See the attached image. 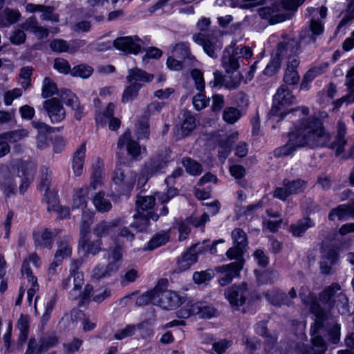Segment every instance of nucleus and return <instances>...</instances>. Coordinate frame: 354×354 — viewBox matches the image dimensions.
Returning a JSON list of instances; mask_svg holds the SVG:
<instances>
[{
    "mask_svg": "<svg viewBox=\"0 0 354 354\" xmlns=\"http://www.w3.org/2000/svg\"><path fill=\"white\" fill-rule=\"evenodd\" d=\"M313 225V223L308 217L297 221L290 227V230L293 236H301L304 232Z\"/></svg>",
    "mask_w": 354,
    "mask_h": 354,
    "instance_id": "nucleus-37",
    "label": "nucleus"
},
{
    "mask_svg": "<svg viewBox=\"0 0 354 354\" xmlns=\"http://www.w3.org/2000/svg\"><path fill=\"white\" fill-rule=\"evenodd\" d=\"M290 12L292 11L288 8L285 0L281 3H274L273 14L270 17L269 21L271 24H274L289 19L292 15Z\"/></svg>",
    "mask_w": 354,
    "mask_h": 354,
    "instance_id": "nucleus-23",
    "label": "nucleus"
},
{
    "mask_svg": "<svg viewBox=\"0 0 354 354\" xmlns=\"http://www.w3.org/2000/svg\"><path fill=\"white\" fill-rule=\"evenodd\" d=\"M71 281H73V289L69 292V297L72 300L77 299L80 295V290L84 284V274L82 272L70 273Z\"/></svg>",
    "mask_w": 354,
    "mask_h": 354,
    "instance_id": "nucleus-36",
    "label": "nucleus"
},
{
    "mask_svg": "<svg viewBox=\"0 0 354 354\" xmlns=\"http://www.w3.org/2000/svg\"><path fill=\"white\" fill-rule=\"evenodd\" d=\"M101 241H91L87 236H82L79 242V248L84 252V256L89 254L93 255L97 254L101 250Z\"/></svg>",
    "mask_w": 354,
    "mask_h": 354,
    "instance_id": "nucleus-30",
    "label": "nucleus"
},
{
    "mask_svg": "<svg viewBox=\"0 0 354 354\" xmlns=\"http://www.w3.org/2000/svg\"><path fill=\"white\" fill-rule=\"evenodd\" d=\"M237 139L238 133H234L228 136L226 138L220 140L218 143V157L223 162L230 154L232 145Z\"/></svg>",
    "mask_w": 354,
    "mask_h": 354,
    "instance_id": "nucleus-27",
    "label": "nucleus"
},
{
    "mask_svg": "<svg viewBox=\"0 0 354 354\" xmlns=\"http://www.w3.org/2000/svg\"><path fill=\"white\" fill-rule=\"evenodd\" d=\"M299 53V45L295 39H288L280 42L276 50L275 57L263 71V74L271 76L279 68L281 60L288 55H296Z\"/></svg>",
    "mask_w": 354,
    "mask_h": 354,
    "instance_id": "nucleus-7",
    "label": "nucleus"
},
{
    "mask_svg": "<svg viewBox=\"0 0 354 354\" xmlns=\"http://www.w3.org/2000/svg\"><path fill=\"white\" fill-rule=\"evenodd\" d=\"M247 293V283H242L239 286H233L228 288L225 292V296L232 306H239L245 302Z\"/></svg>",
    "mask_w": 354,
    "mask_h": 354,
    "instance_id": "nucleus-20",
    "label": "nucleus"
},
{
    "mask_svg": "<svg viewBox=\"0 0 354 354\" xmlns=\"http://www.w3.org/2000/svg\"><path fill=\"white\" fill-rule=\"evenodd\" d=\"M57 92V88L55 83L51 79L45 77L42 82V97L48 98L52 97Z\"/></svg>",
    "mask_w": 354,
    "mask_h": 354,
    "instance_id": "nucleus-49",
    "label": "nucleus"
},
{
    "mask_svg": "<svg viewBox=\"0 0 354 354\" xmlns=\"http://www.w3.org/2000/svg\"><path fill=\"white\" fill-rule=\"evenodd\" d=\"M88 195V187H82L77 189L73 198V209H81L84 210L87 205Z\"/></svg>",
    "mask_w": 354,
    "mask_h": 354,
    "instance_id": "nucleus-33",
    "label": "nucleus"
},
{
    "mask_svg": "<svg viewBox=\"0 0 354 354\" xmlns=\"http://www.w3.org/2000/svg\"><path fill=\"white\" fill-rule=\"evenodd\" d=\"M193 41L201 46L205 53L212 58H216L222 48L221 39L214 35L195 33L192 37Z\"/></svg>",
    "mask_w": 354,
    "mask_h": 354,
    "instance_id": "nucleus-12",
    "label": "nucleus"
},
{
    "mask_svg": "<svg viewBox=\"0 0 354 354\" xmlns=\"http://www.w3.org/2000/svg\"><path fill=\"white\" fill-rule=\"evenodd\" d=\"M169 235L167 232L160 231L156 234L148 242L147 249L149 250H154L168 242Z\"/></svg>",
    "mask_w": 354,
    "mask_h": 354,
    "instance_id": "nucleus-40",
    "label": "nucleus"
},
{
    "mask_svg": "<svg viewBox=\"0 0 354 354\" xmlns=\"http://www.w3.org/2000/svg\"><path fill=\"white\" fill-rule=\"evenodd\" d=\"M115 104L109 103L106 109L96 118L97 122L104 124L108 120L113 118L114 115Z\"/></svg>",
    "mask_w": 354,
    "mask_h": 354,
    "instance_id": "nucleus-61",
    "label": "nucleus"
},
{
    "mask_svg": "<svg viewBox=\"0 0 354 354\" xmlns=\"http://www.w3.org/2000/svg\"><path fill=\"white\" fill-rule=\"evenodd\" d=\"M333 214L340 220L347 219L349 217L354 218V203L352 205H341L333 209Z\"/></svg>",
    "mask_w": 354,
    "mask_h": 354,
    "instance_id": "nucleus-45",
    "label": "nucleus"
},
{
    "mask_svg": "<svg viewBox=\"0 0 354 354\" xmlns=\"http://www.w3.org/2000/svg\"><path fill=\"white\" fill-rule=\"evenodd\" d=\"M196 245L190 248L178 261V266L180 270L188 269L192 265L195 263L198 259L197 252L196 251Z\"/></svg>",
    "mask_w": 354,
    "mask_h": 354,
    "instance_id": "nucleus-34",
    "label": "nucleus"
},
{
    "mask_svg": "<svg viewBox=\"0 0 354 354\" xmlns=\"http://www.w3.org/2000/svg\"><path fill=\"white\" fill-rule=\"evenodd\" d=\"M44 191L45 194L44 196V200L48 205V211L51 212L53 210H57L58 203L55 193L53 191H51L50 189Z\"/></svg>",
    "mask_w": 354,
    "mask_h": 354,
    "instance_id": "nucleus-56",
    "label": "nucleus"
},
{
    "mask_svg": "<svg viewBox=\"0 0 354 354\" xmlns=\"http://www.w3.org/2000/svg\"><path fill=\"white\" fill-rule=\"evenodd\" d=\"M122 248L115 246L111 248L108 253L107 265L98 264L92 271V277L97 280L111 277L115 274L122 263Z\"/></svg>",
    "mask_w": 354,
    "mask_h": 354,
    "instance_id": "nucleus-6",
    "label": "nucleus"
},
{
    "mask_svg": "<svg viewBox=\"0 0 354 354\" xmlns=\"http://www.w3.org/2000/svg\"><path fill=\"white\" fill-rule=\"evenodd\" d=\"M332 268V242L330 239L323 241L321 246L319 269L322 274H329Z\"/></svg>",
    "mask_w": 354,
    "mask_h": 354,
    "instance_id": "nucleus-21",
    "label": "nucleus"
},
{
    "mask_svg": "<svg viewBox=\"0 0 354 354\" xmlns=\"http://www.w3.org/2000/svg\"><path fill=\"white\" fill-rule=\"evenodd\" d=\"M282 185V187H277L275 189L274 196L279 199L285 201L292 194H298L303 192L306 188L307 183L301 179H297L294 180L284 179L283 180Z\"/></svg>",
    "mask_w": 354,
    "mask_h": 354,
    "instance_id": "nucleus-14",
    "label": "nucleus"
},
{
    "mask_svg": "<svg viewBox=\"0 0 354 354\" xmlns=\"http://www.w3.org/2000/svg\"><path fill=\"white\" fill-rule=\"evenodd\" d=\"M288 138L286 145L274 149L275 157L289 156L297 148L306 146L332 148L330 135L324 132L321 122L315 118L299 120L295 124V131L288 133Z\"/></svg>",
    "mask_w": 354,
    "mask_h": 354,
    "instance_id": "nucleus-1",
    "label": "nucleus"
},
{
    "mask_svg": "<svg viewBox=\"0 0 354 354\" xmlns=\"http://www.w3.org/2000/svg\"><path fill=\"white\" fill-rule=\"evenodd\" d=\"M309 308L316 319L313 326L310 328L313 346L308 351V354H324L326 351V344L319 334L325 326V322L328 319V313L326 309L321 307L315 297L310 299Z\"/></svg>",
    "mask_w": 354,
    "mask_h": 354,
    "instance_id": "nucleus-2",
    "label": "nucleus"
},
{
    "mask_svg": "<svg viewBox=\"0 0 354 354\" xmlns=\"http://www.w3.org/2000/svg\"><path fill=\"white\" fill-rule=\"evenodd\" d=\"M240 116L239 109L234 107L226 108L223 113V120L229 124L235 123L240 118Z\"/></svg>",
    "mask_w": 354,
    "mask_h": 354,
    "instance_id": "nucleus-53",
    "label": "nucleus"
},
{
    "mask_svg": "<svg viewBox=\"0 0 354 354\" xmlns=\"http://www.w3.org/2000/svg\"><path fill=\"white\" fill-rule=\"evenodd\" d=\"M265 297L271 304L277 306L286 305L290 306L293 304V301L288 298L286 293L277 290H272L265 293Z\"/></svg>",
    "mask_w": 354,
    "mask_h": 354,
    "instance_id": "nucleus-26",
    "label": "nucleus"
},
{
    "mask_svg": "<svg viewBox=\"0 0 354 354\" xmlns=\"http://www.w3.org/2000/svg\"><path fill=\"white\" fill-rule=\"evenodd\" d=\"M339 290L341 287L339 284L333 283V292L335 290ZM336 308L337 313L342 316H347L350 315V306L347 297L343 294L339 293L335 295L333 292V308Z\"/></svg>",
    "mask_w": 354,
    "mask_h": 354,
    "instance_id": "nucleus-24",
    "label": "nucleus"
},
{
    "mask_svg": "<svg viewBox=\"0 0 354 354\" xmlns=\"http://www.w3.org/2000/svg\"><path fill=\"white\" fill-rule=\"evenodd\" d=\"M214 275L212 270H206L201 272H195L193 274V280L197 284H201L211 280Z\"/></svg>",
    "mask_w": 354,
    "mask_h": 354,
    "instance_id": "nucleus-54",
    "label": "nucleus"
},
{
    "mask_svg": "<svg viewBox=\"0 0 354 354\" xmlns=\"http://www.w3.org/2000/svg\"><path fill=\"white\" fill-rule=\"evenodd\" d=\"M149 303L157 304V286L153 290L140 295L136 301V305L138 306H145Z\"/></svg>",
    "mask_w": 354,
    "mask_h": 354,
    "instance_id": "nucleus-43",
    "label": "nucleus"
},
{
    "mask_svg": "<svg viewBox=\"0 0 354 354\" xmlns=\"http://www.w3.org/2000/svg\"><path fill=\"white\" fill-rule=\"evenodd\" d=\"M43 108L53 123L62 121L66 116L65 109L61 102L56 97L46 100L43 103Z\"/></svg>",
    "mask_w": 354,
    "mask_h": 354,
    "instance_id": "nucleus-18",
    "label": "nucleus"
},
{
    "mask_svg": "<svg viewBox=\"0 0 354 354\" xmlns=\"http://www.w3.org/2000/svg\"><path fill=\"white\" fill-rule=\"evenodd\" d=\"M62 100L66 103V105L73 109L78 106L80 104L77 97L71 91L66 90L61 94Z\"/></svg>",
    "mask_w": 354,
    "mask_h": 354,
    "instance_id": "nucleus-58",
    "label": "nucleus"
},
{
    "mask_svg": "<svg viewBox=\"0 0 354 354\" xmlns=\"http://www.w3.org/2000/svg\"><path fill=\"white\" fill-rule=\"evenodd\" d=\"M346 126L342 121H339L337 125V134L333 141V151L335 155L339 158V162L354 158V142L348 151H345L347 140L345 138Z\"/></svg>",
    "mask_w": 354,
    "mask_h": 354,
    "instance_id": "nucleus-9",
    "label": "nucleus"
},
{
    "mask_svg": "<svg viewBox=\"0 0 354 354\" xmlns=\"http://www.w3.org/2000/svg\"><path fill=\"white\" fill-rule=\"evenodd\" d=\"M295 97L286 85H281L273 97V104L268 117L272 122L281 121L288 112L286 107L292 104Z\"/></svg>",
    "mask_w": 354,
    "mask_h": 354,
    "instance_id": "nucleus-5",
    "label": "nucleus"
},
{
    "mask_svg": "<svg viewBox=\"0 0 354 354\" xmlns=\"http://www.w3.org/2000/svg\"><path fill=\"white\" fill-rule=\"evenodd\" d=\"M231 236L233 240V246L226 252L227 258L244 260L243 254L248 246L246 233L241 228H235L232 232Z\"/></svg>",
    "mask_w": 354,
    "mask_h": 354,
    "instance_id": "nucleus-11",
    "label": "nucleus"
},
{
    "mask_svg": "<svg viewBox=\"0 0 354 354\" xmlns=\"http://www.w3.org/2000/svg\"><path fill=\"white\" fill-rule=\"evenodd\" d=\"M142 41L138 36H126L116 38L113 46L127 54H138L142 49Z\"/></svg>",
    "mask_w": 354,
    "mask_h": 354,
    "instance_id": "nucleus-15",
    "label": "nucleus"
},
{
    "mask_svg": "<svg viewBox=\"0 0 354 354\" xmlns=\"http://www.w3.org/2000/svg\"><path fill=\"white\" fill-rule=\"evenodd\" d=\"M121 221V218L115 219L111 222L101 221L94 227L93 233L98 237L106 236L113 227L118 226Z\"/></svg>",
    "mask_w": 354,
    "mask_h": 354,
    "instance_id": "nucleus-35",
    "label": "nucleus"
},
{
    "mask_svg": "<svg viewBox=\"0 0 354 354\" xmlns=\"http://www.w3.org/2000/svg\"><path fill=\"white\" fill-rule=\"evenodd\" d=\"M21 272L23 277H25L28 283L31 284V286H34V285H38L37 279L32 274V272L28 265V261L27 260H24Z\"/></svg>",
    "mask_w": 354,
    "mask_h": 354,
    "instance_id": "nucleus-55",
    "label": "nucleus"
},
{
    "mask_svg": "<svg viewBox=\"0 0 354 354\" xmlns=\"http://www.w3.org/2000/svg\"><path fill=\"white\" fill-rule=\"evenodd\" d=\"M196 127V120L194 117L188 115L183 122L181 126L182 133L184 136H187Z\"/></svg>",
    "mask_w": 354,
    "mask_h": 354,
    "instance_id": "nucleus-64",
    "label": "nucleus"
},
{
    "mask_svg": "<svg viewBox=\"0 0 354 354\" xmlns=\"http://www.w3.org/2000/svg\"><path fill=\"white\" fill-rule=\"evenodd\" d=\"M353 19H354V0H351L346 9V15L342 19L337 27V32H339L341 28L346 26Z\"/></svg>",
    "mask_w": 354,
    "mask_h": 354,
    "instance_id": "nucleus-57",
    "label": "nucleus"
},
{
    "mask_svg": "<svg viewBox=\"0 0 354 354\" xmlns=\"http://www.w3.org/2000/svg\"><path fill=\"white\" fill-rule=\"evenodd\" d=\"M144 212H138L137 214L134 215L135 221L131 224V227H136L138 231L145 230L149 225L150 221H149V217L145 216Z\"/></svg>",
    "mask_w": 354,
    "mask_h": 354,
    "instance_id": "nucleus-51",
    "label": "nucleus"
},
{
    "mask_svg": "<svg viewBox=\"0 0 354 354\" xmlns=\"http://www.w3.org/2000/svg\"><path fill=\"white\" fill-rule=\"evenodd\" d=\"M126 147L128 153L133 159L137 158L141 153V148L140 145L131 138V133L126 131L122 136H120L118 141V149L119 150L123 149Z\"/></svg>",
    "mask_w": 354,
    "mask_h": 354,
    "instance_id": "nucleus-22",
    "label": "nucleus"
},
{
    "mask_svg": "<svg viewBox=\"0 0 354 354\" xmlns=\"http://www.w3.org/2000/svg\"><path fill=\"white\" fill-rule=\"evenodd\" d=\"M86 144L82 143L75 152L73 161V169L75 176H80L84 164Z\"/></svg>",
    "mask_w": 354,
    "mask_h": 354,
    "instance_id": "nucleus-32",
    "label": "nucleus"
},
{
    "mask_svg": "<svg viewBox=\"0 0 354 354\" xmlns=\"http://www.w3.org/2000/svg\"><path fill=\"white\" fill-rule=\"evenodd\" d=\"M93 203L97 210L100 212H109L112 207L110 201L105 197V194L102 192H99L95 195Z\"/></svg>",
    "mask_w": 354,
    "mask_h": 354,
    "instance_id": "nucleus-39",
    "label": "nucleus"
},
{
    "mask_svg": "<svg viewBox=\"0 0 354 354\" xmlns=\"http://www.w3.org/2000/svg\"><path fill=\"white\" fill-rule=\"evenodd\" d=\"M308 12L312 15L309 29L301 31L299 41L295 39L298 42L299 47L302 44H315L317 40V37L322 35L324 32L323 24L318 21L319 17L317 15H319L320 19H324L327 15L326 7L322 6L319 9L310 8L308 9Z\"/></svg>",
    "mask_w": 354,
    "mask_h": 354,
    "instance_id": "nucleus-4",
    "label": "nucleus"
},
{
    "mask_svg": "<svg viewBox=\"0 0 354 354\" xmlns=\"http://www.w3.org/2000/svg\"><path fill=\"white\" fill-rule=\"evenodd\" d=\"M169 161V157L166 153L151 158L144 166L142 176L139 177L138 180V184L144 185L149 178L165 169Z\"/></svg>",
    "mask_w": 354,
    "mask_h": 354,
    "instance_id": "nucleus-10",
    "label": "nucleus"
},
{
    "mask_svg": "<svg viewBox=\"0 0 354 354\" xmlns=\"http://www.w3.org/2000/svg\"><path fill=\"white\" fill-rule=\"evenodd\" d=\"M142 86V84L139 82L131 83V84L127 86L123 92L122 102L123 103H127L133 100L138 96V92Z\"/></svg>",
    "mask_w": 354,
    "mask_h": 354,
    "instance_id": "nucleus-42",
    "label": "nucleus"
},
{
    "mask_svg": "<svg viewBox=\"0 0 354 354\" xmlns=\"http://www.w3.org/2000/svg\"><path fill=\"white\" fill-rule=\"evenodd\" d=\"M153 75L147 73L146 71L138 68H134L128 71V75L127 80L129 83L133 82H150L153 80Z\"/></svg>",
    "mask_w": 354,
    "mask_h": 354,
    "instance_id": "nucleus-29",
    "label": "nucleus"
},
{
    "mask_svg": "<svg viewBox=\"0 0 354 354\" xmlns=\"http://www.w3.org/2000/svg\"><path fill=\"white\" fill-rule=\"evenodd\" d=\"M57 249L55 252V257L64 259L68 258L72 254V245L70 237L68 236H59L57 240Z\"/></svg>",
    "mask_w": 354,
    "mask_h": 354,
    "instance_id": "nucleus-28",
    "label": "nucleus"
},
{
    "mask_svg": "<svg viewBox=\"0 0 354 354\" xmlns=\"http://www.w3.org/2000/svg\"><path fill=\"white\" fill-rule=\"evenodd\" d=\"M181 297L174 291L162 290L157 286V304L165 310H172L180 306Z\"/></svg>",
    "mask_w": 354,
    "mask_h": 354,
    "instance_id": "nucleus-16",
    "label": "nucleus"
},
{
    "mask_svg": "<svg viewBox=\"0 0 354 354\" xmlns=\"http://www.w3.org/2000/svg\"><path fill=\"white\" fill-rule=\"evenodd\" d=\"M60 232L61 230L59 229L50 230L46 228L41 233L40 237L35 238V246L37 248L51 249L53 245V238L57 236Z\"/></svg>",
    "mask_w": 354,
    "mask_h": 354,
    "instance_id": "nucleus-25",
    "label": "nucleus"
},
{
    "mask_svg": "<svg viewBox=\"0 0 354 354\" xmlns=\"http://www.w3.org/2000/svg\"><path fill=\"white\" fill-rule=\"evenodd\" d=\"M118 161L112 174V181L119 192L122 194L129 193L133 188L137 174L129 169L123 167L126 164L119 152L117 153Z\"/></svg>",
    "mask_w": 354,
    "mask_h": 354,
    "instance_id": "nucleus-3",
    "label": "nucleus"
},
{
    "mask_svg": "<svg viewBox=\"0 0 354 354\" xmlns=\"http://www.w3.org/2000/svg\"><path fill=\"white\" fill-rule=\"evenodd\" d=\"M52 50L57 53L66 52L68 50V45L66 41L62 39H55L50 44Z\"/></svg>",
    "mask_w": 354,
    "mask_h": 354,
    "instance_id": "nucleus-63",
    "label": "nucleus"
},
{
    "mask_svg": "<svg viewBox=\"0 0 354 354\" xmlns=\"http://www.w3.org/2000/svg\"><path fill=\"white\" fill-rule=\"evenodd\" d=\"M203 305V301H197L195 303H189L185 307V309L180 310V313L182 315V317H187L191 315H198L199 317L200 312H201V308Z\"/></svg>",
    "mask_w": 354,
    "mask_h": 354,
    "instance_id": "nucleus-50",
    "label": "nucleus"
},
{
    "mask_svg": "<svg viewBox=\"0 0 354 354\" xmlns=\"http://www.w3.org/2000/svg\"><path fill=\"white\" fill-rule=\"evenodd\" d=\"M35 172V167L31 162H21L17 174V178L19 183L20 192L24 193L28 187L30 182L33 179Z\"/></svg>",
    "mask_w": 354,
    "mask_h": 354,
    "instance_id": "nucleus-19",
    "label": "nucleus"
},
{
    "mask_svg": "<svg viewBox=\"0 0 354 354\" xmlns=\"http://www.w3.org/2000/svg\"><path fill=\"white\" fill-rule=\"evenodd\" d=\"M20 17L21 14L18 10L6 8L0 12V28L10 26L16 23Z\"/></svg>",
    "mask_w": 354,
    "mask_h": 354,
    "instance_id": "nucleus-31",
    "label": "nucleus"
},
{
    "mask_svg": "<svg viewBox=\"0 0 354 354\" xmlns=\"http://www.w3.org/2000/svg\"><path fill=\"white\" fill-rule=\"evenodd\" d=\"M174 56L183 59H192L194 58L191 54L189 44L185 42H180L175 45Z\"/></svg>",
    "mask_w": 354,
    "mask_h": 354,
    "instance_id": "nucleus-44",
    "label": "nucleus"
},
{
    "mask_svg": "<svg viewBox=\"0 0 354 354\" xmlns=\"http://www.w3.org/2000/svg\"><path fill=\"white\" fill-rule=\"evenodd\" d=\"M93 73V68L91 66L81 64L74 66L71 71V74L73 76L80 77L82 78H88Z\"/></svg>",
    "mask_w": 354,
    "mask_h": 354,
    "instance_id": "nucleus-52",
    "label": "nucleus"
},
{
    "mask_svg": "<svg viewBox=\"0 0 354 354\" xmlns=\"http://www.w3.org/2000/svg\"><path fill=\"white\" fill-rule=\"evenodd\" d=\"M252 55V51L248 46H228L222 57V66L227 73H232L239 68V58L248 59Z\"/></svg>",
    "mask_w": 354,
    "mask_h": 354,
    "instance_id": "nucleus-8",
    "label": "nucleus"
},
{
    "mask_svg": "<svg viewBox=\"0 0 354 354\" xmlns=\"http://www.w3.org/2000/svg\"><path fill=\"white\" fill-rule=\"evenodd\" d=\"M53 171L48 167H44L41 171V180L38 188L39 190H48L50 189L52 182Z\"/></svg>",
    "mask_w": 354,
    "mask_h": 354,
    "instance_id": "nucleus-47",
    "label": "nucleus"
},
{
    "mask_svg": "<svg viewBox=\"0 0 354 354\" xmlns=\"http://www.w3.org/2000/svg\"><path fill=\"white\" fill-rule=\"evenodd\" d=\"M10 41L14 45H21L26 40V35L24 29L17 28L14 30L10 36Z\"/></svg>",
    "mask_w": 354,
    "mask_h": 354,
    "instance_id": "nucleus-59",
    "label": "nucleus"
},
{
    "mask_svg": "<svg viewBox=\"0 0 354 354\" xmlns=\"http://www.w3.org/2000/svg\"><path fill=\"white\" fill-rule=\"evenodd\" d=\"M328 63H324L318 66H315L307 71L301 84V88H307L309 82L313 81L318 75L322 74L328 67Z\"/></svg>",
    "mask_w": 354,
    "mask_h": 354,
    "instance_id": "nucleus-38",
    "label": "nucleus"
},
{
    "mask_svg": "<svg viewBox=\"0 0 354 354\" xmlns=\"http://www.w3.org/2000/svg\"><path fill=\"white\" fill-rule=\"evenodd\" d=\"M156 198L153 196L138 195L136 199L138 212H144L153 207Z\"/></svg>",
    "mask_w": 354,
    "mask_h": 354,
    "instance_id": "nucleus-41",
    "label": "nucleus"
},
{
    "mask_svg": "<svg viewBox=\"0 0 354 354\" xmlns=\"http://www.w3.org/2000/svg\"><path fill=\"white\" fill-rule=\"evenodd\" d=\"M18 183L19 184V180L17 178L16 169L14 167H12L11 169H2L0 173V186L1 189L7 196L15 193Z\"/></svg>",
    "mask_w": 354,
    "mask_h": 354,
    "instance_id": "nucleus-17",
    "label": "nucleus"
},
{
    "mask_svg": "<svg viewBox=\"0 0 354 354\" xmlns=\"http://www.w3.org/2000/svg\"><path fill=\"white\" fill-rule=\"evenodd\" d=\"M245 260L236 259V261L218 266L215 268L220 273L218 283L221 286H225L232 282V279L240 275V271L243 269Z\"/></svg>",
    "mask_w": 354,
    "mask_h": 354,
    "instance_id": "nucleus-13",
    "label": "nucleus"
},
{
    "mask_svg": "<svg viewBox=\"0 0 354 354\" xmlns=\"http://www.w3.org/2000/svg\"><path fill=\"white\" fill-rule=\"evenodd\" d=\"M137 329L136 325H127L125 328L118 330L114 335L115 339L122 340L126 337L132 336Z\"/></svg>",
    "mask_w": 354,
    "mask_h": 354,
    "instance_id": "nucleus-62",
    "label": "nucleus"
},
{
    "mask_svg": "<svg viewBox=\"0 0 354 354\" xmlns=\"http://www.w3.org/2000/svg\"><path fill=\"white\" fill-rule=\"evenodd\" d=\"M55 8L50 6H45L43 10L41 11L42 14L40 19L43 21H52L55 22L59 21V15L54 12Z\"/></svg>",
    "mask_w": 354,
    "mask_h": 354,
    "instance_id": "nucleus-60",
    "label": "nucleus"
},
{
    "mask_svg": "<svg viewBox=\"0 0 354 354\" xmlns=\"http://www.w3.org/2000/svg\"><path fill=\"white\" fill-rule=\"evenodd\" d=\"M3 138L10 143L19 142L28 135V132L25 129H19L1 133Z\"/></svg>",
    "mask_w": 354,
    "mask_h": 354,
    "instance_id": "nucleus-48",
    "label": "nucleus"
},
{
    "mask_svg": "<svg viewBox=\"0 0 354 354\" xmlns=\"http://www.w3.org/2000/svg\"><path fill=\"white\" fill-rule=\"evenodd\" d=\"M183 165L187 172L193 176H198L203 171L201 165L190 158H183Z\"/></svg>",
    "mask_w": 354,
    "mask_h": 354,
    "instance_id": "nucleus-46",
    "label": "nucleus"
}]
</instances>
